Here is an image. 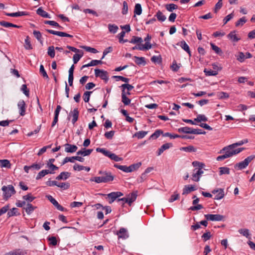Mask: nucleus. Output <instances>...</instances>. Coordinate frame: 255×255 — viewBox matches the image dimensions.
Segmentation results:
<instances>
[{
	"label": "nucleus",
	"mask_w": 255,
	"mask_h": 255,
	"mask_svg": "<svg viewBox=\"0 0 255 255\" xmlns=\"http://www.w3.org/2000/svg\"><path fill=\"white\" fill-rule=\"evenodd\" d=\"M244 148H235L232 144L224 147L219 152L220 153H224L222 155L218 156L216 159L218 161H221L226 158L231 157L241 152Z\"/></svg>",
	"instance_id": "obj_1"
},
{
	"label": "nucleus",
	"mask_w": 255,
	"mask_h": 255,
	"mask_svg": "<svg viewBox=\"0 0 255 255\" xmlns=\"http://www.w3.org/2000/svg\"><path fill=\"white\" fill-rule=\"evenodd\" d=\"M98 174L101 176L93 177L90 179V181L97 184L106 183L113 181L115 178L111 172L100 170Z\"/></svg>",
	"instance_id": "obj_2"
},
{
	"label": "nucleus",
	"mask_w": 255,
	"mask_h": 255,
	"mask_svg": "<svg viewBox=\"0 0 255 255\" xmlns=\"http://www.w3.org/2000/svg\"><path fill=\"white\" fill-rule=\"evenodd\" d=\"M192 165L196 168L193 170L192 179L194 181L198 182L204 173L202 169L205 166V164L202 162L195 161L192 162Z\"/></svg>",
	"instance_id": "obj_3"
},
{
	"label": "nucleus",
	"mask_w": 255,
	"mask_h": 255,
	"mask_svg": "<svg viewBox=\"0 0 255 255\" xmlns=\"http://www.w3.org/2000/svg\"><path fill=\"white\" fill-rule=\"evenodd\" d=\"M1 190L3 191V199L5 200H7L16 192L13 186L11 185L3 186L2 187Z\"/></svg>",
	"instance_id": "obj_4"
},
{
	"label": "nucleus",
	"mask_w": 255,
	"mask_h": 255,
	"mask_svg": "<svg viewBox=\"0 0 255 255\" xmlns=\"http://www.w3.org/2000/svg\"><path fill=\"white\" fill-rule=\"evenodd\" d=\"M255 158V155H252L247 157L244 160L236 164L235 167L238 168L239 169H243L245 168Z\"/></svg>",
	"instance_id": "obj_5"
},
{
	"label": "nucleus",
	"mask_w": 255,
	"mask_h": 255,
	"mask_svg": "<svg viewBox=\"0 0 255 255\" xmlns=\"http://www.w3.org/2000/svg\"><path fill=\"white\" fill-rule=\"evenodd\" d=\"M204 216L207 220L211 221H221L224 218L223 215L220 214H206Z\"/></svg>",
	"instance_id": "obj_6"
},
{
	"label": "nucleus",
	"mask_w": 255,
	"mask_h": 255,
	"mask_svg": "<svg viewBox=\"0 0 255 255\" xmlns=\"http://www.w3.org/2000/svg\"><path fill=\"white\" fill-rule=\"evenodd\" d=\"M212 193L215 195L214 199L216 200H221L225 196L224 190L222 188L214 189Z\"/></svg>",
	"instance_id": "obj_7"
},
{
	"label": "nucleus",
	"mask_w": 255,
	"mask_h": 255,
	"mask_svg": "<svg viewBox=\"0 0 255 255\" xmlns=\"http://www.w3.org/2000/svg\"><path fill=\"white\" fill-rule=\"evenodd\" d=\"M95 74L96 77H100L103 80H108V73L106 71L100 70L99 69H96L95 70Z\"/></svg>",
	"instance_id": "obj_8"
},
{
	"label": "nucleus",
	"mask_w": 255,
	"mask_h": 255,
	"mask_svg": "<svg viewBox=\"0 0 255 255\" xmlns=\"http://www.w3.org/2000/svg\"><path fill=\"white\" fill-rule=\"evenodd\" d=\"M123 195L121 192H113L107 194V197L109 199V203L112 204L116 199L120 196Z\"/></svg>",
	"instance_id": "obj_9"
},
{
	"label": "nucleus",
	"mask_w": 255,
	"mask_h": 255,
	"mask_svg": "<svg viewBox=\"0 0 255 255\" xmlns=\"http://www.w3.org/2000/svg\"><path fill=\"white\" fill-rule=\"evenodd\" d=\"M17 107L20 115L21 116H24L26 110V104L24 101L22 100H20L17 104Z\"/></svg>",
	"instance_id": "obj_10"
},
{
	"label": "nucleus",
	"mask_w": 255,
	"mask_h": 255,
	"mask_svg": "<svg viewBox=\"0 0 255 255\" xmlns=\"http://www.w3.org/2000/svg\"><path fill=\"white\" fill-rule=\"evenodd\" d=\"M46 31L49 33H51V34H52L54 35H58V36H59L61 37H70V38L73 37V35L68 34L67 33L64 32L57 31H54V30H51V29H46Z\"/></svg>",
	"instance_id": "obj_11"
},
{
	"label": "nucleus",
	"mask_w": 255,
	"mask_h": 255,
	"mask_svg": "<svg viewBox=\"0 0 255 255\" xmlns=\"http://www.w3.org/2000/svg\"><path fill=\"white\" fill-rule=\"evenodd\" d=\"M117 235L119 238H122L124 240L127 239L129 237L127 230L124 228H121L117 232Z\"/></svg>",
	"instance_id": "obj_12"
},
{
	"label": "nucleus",
	"mask_w": 255,
	"mask_h": 255,
	"mask_svg": "<svg viewBox=\"0 0 255 255\" xmlns=\"http://www.w3.org/2000/svg\"><path fill=\"white\" fill-rule=\"evenodd\" d=\"M236 31L234 30L231 31L227 35V37L231 40L232 42H238L241 39V38L239 37L236 34Z\"/></svg>",
	"instance_id": "obj_13"
},
{
	"label": "nucleus",
	"mask_w": 255,
	"mask_h": 255,
	"mask_svg": "<svg viewBox=\"0 0 255 255\" xmlns=\"http://www.w3.org/2000/svg\"><path fill=\"white\" fill-rule=\"evenodd\" d=\"M197 190L196 187L194 185H185L183 189V195H187L192 191Z\"/></svg>",
	"instance_id": "obj_14"
},
{
	"label": "nucleus",
	"mask_w": 255,
	"mask_h": 255,
	"mask_svg": "<svg viewBox=\"0 0 255 255\" xmlns=\"http://www.w3.org/2000/svg\"><path fill=\"white\" fill-rule=\"evenodd\" d=\"M26 254V252L25 251L21 249H16L6 253L4 255H24Z\"/></svg>",
	"instance_id": "obj_15"
},
{
	"label": "nucleus",
	"mask_w": 255,
	"mask_h": 255,
	"mask_svg": "<svg viewBox=\"0 0 255 255\" xmlns=\"http://www.w3.org/2000/svg\"><path fill=\"white\" fill-rule=\"evenodd\" d=\"M71 176V173L68 172H62L56 177L57 180H66Z\"/></svg>",
	"instance_id": "obj_16"
},
{
	"label": "nucleus",
	"mask_w": 255,
	"mask_h": 255,
	"mask_svg": "<svg viewBox=\"0 0 255 255\" xmlns=\"http://www.w3.org/2000/svg\"><path fill=\"white\" fill-rule=\"evenodd\" d=\"M69 116L72 117V122L74 124L78 120L79 116V111L77 109H75L69 114Z\"/></svg>",
	"instance_id": "obj_17"
},
{
	"label": "nucleus",
	"mask_w": 255,
	"mask_h": 255,
	"mask_svg": "<svg viewBox=\"0 0 255 255\" xmlns=\"http://www.w3.org/2000/svg\"><path fill=\"white\" fill-rule=\"evenodd\" d=\"M66 147L65 150L67 152L73 153L75 152L78 147L75 145H72L68 143L65 144Z\"/></svg>",
	"instance_id": "obj_18"
},
{
	"label": "nucleus",
	"mask_w": 255,
	"mask_h": 255,
	"mask_svg": "<svg viewBox=\"0 0 255 255\" xmlns=\"http://www.w3.org/2000/svg\"><path fill=\"white\" fill-rule=\"evenodd\" d=\"M93 151L92 149H86V148H83L82 149L78 151L77 152V155H81L83 156H88L90 155L92 152Z\"/></svg>",
	"instance_id": "obj_19"
},
{
	"label": "nucleus",
	"mask_w": 255,
	"mask_h": 255,
	"mask_svg": "<svg viewBox=\"0 0 255 255\" xmlns=\"http://www.w3.org/2000/svg\"><path fill=\"white\" fill-rule=\"evenodd\" d=\"M172 145L171 143H166L163 144L160 148H159L158 151V155H160L164 150L168 149Z\"/></svg>",
	"instance_id": "obj_20"
},
{
	"label": "nucleus",
	"mask_w": 255,
	"mask_h": 255,
	"mask_svg": "<svg viewBox=\"0 0 255 255\" xmlns=\"http://www.w3.org/2000/svg\"><path fill=\"white\" fill-rule=\"evenodd\" d=\"M37 13L41 16L44 18H50V15L45 11H44L42 7H39L37 10Z\"/></svg>",
	"instance_id": "obj_21"
},
{
	"label": "nucleus",
	"mask_w": 255,
	"mask_h": 255,
	"mask_svg": "<svg viewBox=\"0 0 255 255\" xmlns=\"http://www.w3.org/2000/svg\"><path fill=\"white\" fill-rule=\"evenodd\" d=\"M0 167L10 168L11 164L9 161L7 159H1L0 160Z\"/></svg>",
	"instance_id": "obj_22"
},
{
	"label": "nucleus",
	"mask_w": 255,
	"mask_h": 255,
	"mask_svg": "<svg viewBox=\"0 0 255 255\" xmlns=\"http://www.w3.org/2000/svg\"><path fill=\"white\" fill-rule=\"evenodd\" d=\"M5 14L7 16L11 17H18L23 15H27V13L25 11H18L13 13H6Z\"/></svg>",
	"instance_id": "obj_23"
},
{
	"label": "nucleus",
	"mask_w": 255,
	"mask_h": 255,
	"mask_svg": "<svg viewBox=\"0 0 255 255\" xmlns=\"http://www.w3.org/2000/svg\"><path fill=\"white\" fill-rule=\"evenodd\" d=\"M192 129L193 128L185 127L178 128V131L179 132L192 134V133L193 132V131H192Z\"/></svg>",
	"instance_id": "obj_24"
},
{
	"label": "nucleus",
	"mask_w": 255,
	"mask_h": 255,
	"mask_svg": "<svg viewBox=\"0 0 255 255\" xmlns=\"http://www.w3.org/2000/svg\"><path fill=\"white\" fill-rule=\"evenodd\" d=\"M134 58L135 59V62L136 64L138 65H144L146 63L145 61V58L142 57H137V56H134Z\"/></svg>",
	"instance_id": "obj_25"
},
{
	"label": "nucleus",
	"mask_w": 255,
	"mask_h": 255,
	"mask_svg": "<svg viewBox=\"0 0 255 255\" xmlns=\"http://www.w3.org/2000/svg\"><path fill=\"white\" fill-rule=\"evenodd\" d=\"M36 207L33 206L31 204H27L26 207L24 208L27 214L30 215L36 209Z\"/></svg>",
	"instance_id": "obj_26"
},
{
	"label": "nucleus",
	"mask_w": 255,
	"mask_h": 255,
	"mask_svg": "<svg viewBox=\"0 0 255 255\" xmlns=\"http://www.w3.org/2000/svg\"><path fill=\"white\" fill-rule=\"evenodd\" d=\"M180 150H183V151H184L185 152H196V148H195L192 145H190V146H186V147H182L180 148Z\"/></svg>",
	"instance_id": "obj_27"
},
{
	"label": "nucleus",
	"mask_w": 255,
	"mask_h": 255,
	"mask_svg": "<svg viewBox=\"0 0 255 255\" xmlns=\"http://www.w3.org/2000/svg\"><path fill=\"white\" fill-rule=\"evenodd\" d=\"M155 16L159 21L161 22L164 21L166 19L165 15H164L163 13L159 10L156 12Z\"/></svg>",
	"instance_id": "obj_28"
},
{
	"label": "nucleus",
	"mask_w": 255,
	"mask_h": 255,
	"mask_svg": "<svg viewBox=\"0 0 255 255\" xmlns=\"http://www.w3.org/2000/svg\"><path fill=\"white\" fill-rule=\"evenodd\" d=\"M118 26L114 24H109L108 29L112 33H116L118 30Z\"/></svg>",
	"instance_id": "obj_29"
},
{
	"label": "nucleus",
	"mask_w": 255,
	"mask_h": 255,
	"mask_svg": "<svg viewBox=\"0 0 255 255\" xmlns=\"http://www.w3.org/2000/svg\"><path fill=\"white\" fill-rule=\"evenodd\" d=\"M180 45L183 49H184L189 54L190 56L191 55V52L190 51L189 47L185 41H181Z\"/></svg>",
	"instance_id": "obj_30"
},
{
	"label": "nucleus",
	"mask_w": 255,
	"mask_h": 255,
	"mask_svg": "<svg viewBox=\"0 0 255 255\" xmlns=\"http://www.w3.org/2000/svg\"><path fill=\"white\" fill-rule=\"evenodd\" d=\"M147 133V131H139L138 132H136L133 135V137H136L138 139H141L143 138Z\"/></svg>",
	"instance_id": "obj_31"
},
{
	"label": "nucleus",
	"mask_w": 255,
	"mask_h": 255,
	"mask_svg": "<svg viewBox=\"0 0 255 255\" xmlns=\"http://www.w3.org/2000/svg\"><path fill=\"white\" fill-rule=\"evenodd\" d=\"M70 183L69 182L58 183L57 186L63 190H67L70 187Z\"/></svg>",
	"instance_id": "obj_32"
},
{
	"label": "nucleus",
	"mask_w": 255,
	"mask_h": 255,
	"mask_svg": "<svg viewBox=\"0 0 255 255\" xmlns=\"http://www.w3.org/2000/svg\"><path fill=\"white\" fill-rule=\"evenodd\" d=\"M49 172L47 169H44L40 171L36 177V180H39L41 178L44 177L46 175L48 174Z\"/></svg>",
	"instance_id": "obj_33"
},
{
	"label": "nucleus",
	"mask_w": 255,
	"mask_h": 255,
	"mask_svg": "<svg viewBox=\"0 0 255 255\" xmlns=\"http://www.w3.org/2000/svg\"><path fill=\"white\" fill-rule=\"evenodd\" d=\"M108 157H109L112 160H113L117 162L120 161H122L123 160V158L120 157L119 156L117 155L116 154L113 153L111 152L109 154Z\"/></svg>",
	"instance_id": "obj_34"
},
{
	"label": "nucleus",
	"mask_w": 255,
	"mask_h": 255,
	"mask_svg": "<svg viewBox=\"0 0 255 255\" xmlns=\"http://www.w3.org/2000/svg\"><path fill=\"white\" fill-rule=\"evenodd\" d=\"M219 174L220 175L223 174H229L230 170V168L227 167H221L219 168Z\"/></svg>",
	"instance_id": "obj_35"
},
{
	"label": "nucleus",
	"mask_w": 255,
	"mask_h": 255,
	"mask_svg": "<svg viewBox=\"0 0 255 255\" xmlns=\"http://www.w3.org/2000/svg\"><path fill=\"white\" fill-rule=\"evenodd\" d=\"M208 121L207 118L204 115H198L197 118L194 119V121L201 122V121L206 122Z\"/></svg>",
	"instance_id": "obj_36"
},
{
	"label": "nucleus",
	"mask_w": 255,
	"mask_h": 255,
	"mask_svg": "<svg viewBox=\"0 0 255 255\" xmlns=\"http://www.w3.org/2000/svg\"><path fill=\"white\" fill-rule=\"evenodd\" d=\"M46 166L48 168V169H47V170L49 172V174H54L55 173L54 171L58 169V167L54 164H51Z\"/></svg>",
	"instance_id": "obj_37"
},
{
	"label": "nucleus",
	"mask_w": 255,
	"mask_h": 255,
	"mask_svg": "<svg viewBox=\"0 0 255 255\" xmlns=\"http://www.w3.org/2000/svg\"><path fill=\"white\" fill-rule=\"evenodd\" d=\"M142 12V8L140 4L136 3L134 7V13L135 14L140 15Z\"/></svg>",
	"instance_id": "obj_38"
},
{
	"label": "nucleus",
	"mask_w": 255,
	"mask_h": 255,
	"mask_svg": "<svg viewBox=\"0 0 255 255\" xmlns=\"http://www.w3.org/2000/svg\"><path fill=\"white\" fill-rule=\"evenodd\" d=\"M151 39V37L149 34H148L147 36L144 38V41L145 42L144 45L148 47V49H149L152 47V45L150 43Z\"/></svg>",
	"instance_id": "obj_39"
},
{
	"label": "nucleus",
	"mask_w": 255,
	"mask_h": 255,
	"mask_svg": "<svg viewBox=\"0 0 255 255\" xmlns=\"http://www.w3.org/2000/svg\"><path fill=\"white\" fill-rule=\"evenodd\" d=\"M83 52H81L80 54H75L73 57L74 64H76L79 61L81 58L83 56Z\"/></svg>",
	"instance_id": "obj_40"
},
{
	"label": "nucleus",
	"mask_w": 255,
	"mask_h": 255,
	"mask_svg": "<svg viewBox=\"0 0 255 255\" xmlns=\"http://www.w3.org/2000/svg\"><path fill=\"white\" fill-rule=\"evenodd\" d=\"M142 41V39L141 37L133 36L130 41V43L133 44L137 43H141Z\"/></svg>",
	"instance_id": "obj_41"
},
{
	"label": "nucleus",
	"mask_w": 255,
	"mask_h": 255,
	"mask_svg": "<svg viewBox=\"0 0 255 255\" xmlns=\"http://www.w3.org/2000/svg\"><path fill=\"white\" fill-rule=\"evenodd\" d=\"M204 72L206 76H216L218 74L217 71L212 70H208L207 69H204Z\"/></svg>",
	"instance_id": "obj_42"
},
{
	"label": "nucleus",
	"mask_w": 255,
	"mask_h": 255,
	"mask_svg": "<svg viewBox=\"0 0 255 255\" xmlns=\"http://www.w3.org/2000/svg\"><path fill=\"white\" fill-rule=\"evenodd\" d=\"M48 55L51 57V58H54L55 55V50H54V47L53 46H49L48 48V51H47Z\"/></svg>",
	"instance_id": "obj_43"
},
{
	"label": "nucleus",
	"mask_w": 255,
	"mask_h": 255,
	"mask_svg": "<svg viewBox=\"0 0 255 255\" xmlns=\"http://www.w3.org/2000/svg\"><path fill=\"white\" fill-rule=\"evenodd\" d=\"M211 46L212 47V49L218 54L221 55L222 54V50L218 47L217 46L215 45L214 44L211 43L210 44Z\"/></svg>",
	"instance_id": "obj_44"
},
{
	"label": "nucleus",
	"mask_w": 255,
	"mask_h": 255,
	"mask_svg": "<svg viewBox=\"0 0 255 255\" xmlns=\"http://www.w3.org/2000/svg\"><path fill=\"white\" fill-rule=\"evenodd\" d=\"M166 9L169 11H172L178 8L177 5L173 3L167 4L165 6Z\"/></svg>",
	"instance_id": "obj_45"
},
{
	"label": "nucleus",
	"mask_w": 255,
	"mask_h": 255,
	"mask_svg": "<svg viewBox=\"0 0 255 255\" xmlns=\"http://www.w3.org/2000/svg\"><path fill=\"white\" fill-rule=\"evenodd\" d=\"M114 167H115L116 168L119 169L126 173L129 172L128 166H127L126 165H118V164H115Z\"/></svg>",
	"instance_id": "obj_46"
},
{
	"label": "nucleus",
	"mask_w": 255,
	"mask_h": 255,
	"mask_svg": "<svg viewBox=\"0 0 255 255\" xmlns=\"http://www.w3.org/2000/svg\"><path fill=\"white\" fill-rule=\"evenodd\" d=\"M136 196V193L134 192H132L128 196V200L129 201V205H130L131 203L135 200Z\"/></svg>",
	"instance_id": "obj_47"
},
{
	"label": "nucleus",
	"mask_w": 255,
	"mask_h": 255,
	"mask_svg": "<svg viewBox=\"0 0 255 255\" xmlns=\"http://www.w3.org/2000/svg\"><path fill=\"white\" fill-rule=\"evenodd\" d=\"M24 47L26 49H31L32 48L29 36H26L25 39V45Z\"/></svg>",
	"instance_id": "obj_48"
},
{
	"label": "nucleus",
	"mask_w": 255,
	"mask_h": 255,
	"mask_svg": "<svg viewBox=\"0 0 255 255\" xmlns=\"http://www.w3.org/2000/svg\"><path fill=\"white\" fill-rule=\"evenodd\" d=\"M122 102L125 105H128L130 103L131 100L124 94L123 95H122Z\"/></svg>",
	"instance_id": "obj_49"
},
{
	"label": "nucleus",
	"mask_w": 255,
	"mask_h": 255,
	"mask_svg": "<svg viewBox=\"0 0 255 255\" xmlns=\"http://www.w3.org/2000/svg\"><path fill=\"white\" fill-rule=\"evenodd\" d=\"M239 232L247 238H249L250 236L249 230L247 229H240Z\"/></svg>",
	"instance_id": "obj_50"
},
{
	"label": "nucleus",
	"mask_w": 255,
	"mask_h": 255,
	"mask_svg": "<svg viewBox=\"0 0 255 255\" xmlns=\"http://www.w3.org/2000/svg\"><path fill=\"white\" fill-rule=\"evenodd\" d=\"M114 78L116 79V81H118L119 80H121L126 83H128L129 81L128 78L121 76H114L113 77Z\"/></svg>",
	"instance_id": "obj_51"
},
{
	"label": "nucleus",
	"mask_w": 255,
	"mask_h": 255,
	"mask_svg": "<svg viewBox=\"0 0 255 255\" xmlns=\"http://www.w3.org/2000/svg\"><path fill=\"white\" fill-rule=\"evenodd\" d=\"M163 133V131L161 130H156L151 136L150 138L153 139H156L158 138L161 134Z\"/></svg>",
	"instance_id": "obj_52"
},
{
	"label": "nucleus",
	"mask_w": 255,
	"mask_h": 255,
	"mask_svg": "<svg viewBox=\"0 0 255 255\" xmlns=\"http://www.w3.org/2000/svg\"><path fill=\"white\" fill-rule=\"evenodd\" d=\"M82 48L84 49L86 51L88 52H90L93 53H97L98 51L97 49L94 48H92L91 47L83 46L81 47Z\"/></svg>",
	"instance_id": "obj_53"
},
{
	"label": "nucleus",
	"mask_w": 255,
	"mask_h": 255,
	"mask_svg": "<svg viewBox=\"0 0 255 255\" xmlns=\"http://www.w3.org/2000/svg\"><path fill=\"white\" fill-rule=\"evenodd\" d=\"M96 151L97 152H99L101 153H102L105 156L108 157L109 155V154L110 153V151L106 150L105 148H97Z\"/></svg>",
	"instance_id": "obj_54"
},
{
	"label": "nucleus",
	"mask_w": 255,
	"mask_h": 255,
	"mask_svg": "<svg viewBox=\"0 0 255 255\" xmlns=\"http://www.w3.org/2000/svg\"><path fill=\"white\" fill-rule=\"evenodd\" d=\"M40 73L42 74L43 77L44 78H45L46 79H48V76L46 72V71L44 69V66L43 65H41L40 66Z\"/></svg>",
	"instance_id": "obj_55"
},
{
	"label": "nucleus",
	"mask_w": 255,
	"mask_h": 255,
	"mask_svg": "<svg viewBox=\"0 0 255 255\" xmlns=\"http://www.w3.org/2000/svg\"><path fill=\"white\" fill-rule=\"evenodd\" d=\"M247 20L245 18V17H243L239 19V20H238L236 22V26H242L244 23H246Z\"/></svg>",
	"instance_id": "obj_56"
},
{
	"label": "nucleus",
	"mask_w": 255,
	"mask_h": 255,
	"mask_svg": "<svg viewBox=\"0 0 255 255\" xmlns=\"http://www.w3.org/2000/svg\"><path fill=\"white\" fill-rule=\"evenodd\" d=\"M179 197V195L176 192L174 193V194L171 195V197L169 199L168 201L169 202H173L174 201L178 199Z\"/></svg>",
	"instance_id": "obj_57"
},
{
	"label": "nucleus",
	"mask_w": 255,
	"mask_h": 255,
	"mask_svg": "<svg viewBox=\"0 0 255 255\" xmlns=\"http://www.w3.org/2000/svg\"><path fill=\"white\" fill-rule=\"evenodd\" d=\"M92 92L87 91L84 93L83 98L85 102H88L90 100V94Z\"/></svg>",
	"instance_id": "obj_58"
},
{
	"label": "nucleus",
	"mask_w": 255,
	"mask_h": 255,
	"mask_svg": "<svg viewBox=\"0 0 255 255\" xmlns=\"http://www.w3.org/2000/svg\"><path fill=\"white\" fill-rule=\"evenodd\" d=\"M33 34H34V36L35 37V38L39 41H40L41 43H42V40H41L42 35H41V34L40 32V31H36V30H34L33 31Z\"/></svg>",
	"instance_id": "obj_59"
},
{
	"label": "nucleus",
	"mask_w": 255,
	"mask_h": 255,
	"mask_svg": "<svg viewBox=\"0 0 255 255\" xmlns=\"http://www.w3.org/2000/svg\"><path fill=\"white\" fill-rule=\"evenodd\" d=\"M115 132L114 130L106 132L105 133V136L106 137V138L111 139L114 136Z\"/></svg>",
	"instance_id": "obj_60"
},
{
	"label": "nucleus",
	"mask_w": 255,
	"mask_h": 255,
	"mask_svg": "<svg viewBox=\"0 0 255 255\" xmlns=\"http://www.w3.org/2000/svg\"><path fill=\"white\" fill-rule=\"evenodd\" d=\"M21 90L23 92V93L24 94L25 96H26L27 97H29V91L27 89V86L25 84H23L22 85Z\"/></svg>",
	"instance_id": "obj_61"
},
{
	"label": "nucleus",
	"mask_w": 255,
	"mask_h": 255,
	"mask_svg": "<svg viewBox=\"0 0 255 255\" xmlns=\"http://www.w3.org/2000/svg\"><path fill=\"white\" fill-rule=\"evenodd\" d=\"M23 199L25 201H27L29 202H31L35 199V197H33L31 194H29L23 196Z\"/></svg>",
	"instance_id": "obj_62"
},
{
	"label": "nucleus",
	"mask_w": 255,
	"mask_h": 255,
	"mask_svg": "<svg viewBox=\"0 0 255 255\" xmlns=\"http://www.w3.org/2000/svg\"><path fill=\"white\" fill-rule=\"evenodd\" d=\"M121 88L122 89H124L125 90H127L128 91H130L133 89V86H132L131 85L128 84H124L122 85Z\"/></svg>",
	"instance_id": "obj_63"
},
{
	"label": "nucleus",
	"mask_w": 255,
	"mask_h": 255,
	"mask_svg": "<svg viewBox=\"0 0 255 255\" xmlns=\"http://www.w3.org/2000/svg\"><path fill=\"white\" fill-rule=\"evenodd\" d=\"M245 58H246V56L244 54V53L242 52H240L239 53V55L237 56V59L239 61H240L241 62H243L244 61Z\"/></svg>",
	"instance_id": "obj_64"
}]
</instances>
